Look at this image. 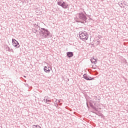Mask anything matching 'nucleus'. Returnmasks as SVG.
Masks as SVG:
<instances>
[{
    "mask_svg": "<svg viewBox=\"0 0 128 128\" xmlns=\"http://www.w3.org/2000/svg\"><path fill=\"white\" fill-rule=\"evenodd\" d=\"M90 62L92 64H94L98 62V60H96V59L94 58V57H92V58H91Z\"/></svg>",
    "mask_w": 128,
    "mask_h": 128,
    "instance_id": "9d476101",
    "label": "nucleus"
},
{
    "mask_svg": "<svg viewBox=\"0 0 128 128\" xmlns=\"http://www.w3.org/2000/svg\"><path fill=\"white\" fill-rule=\"evenodd\" d=\"M32 30L33 32H38V29H36V28H32Z\"/></svg>",
    "mask_w": 128,
    "mask_h": 128,
    "instance_id": "ddd939ff",
    "label": "nucleus"
},
{
    "mask_svg": "<svg viewBox=\"0 0 128 128\" xmlns=\"http://www.w3.org/2000/svg\"><path fill=\"white\" fill-rule=\"evenodd\" d=\"M24 78H26V76H24Z\"/></svg>",
    "mask_w": 128,
    "mask_h": 128,
    "instance_id": "412c9836",
    "label": "nucleus"
},
{
    "mask_svg": "<svg viewBox=\"0 0 128 128\" xmlns=\"http://www.w3.org/2000/svg\"><path fill=\"white\" fill-rule=\"evenodd\" d=\"M121 8H122V6H124V4H122V3H120V4H119Z\"/></svg>",
    "mask_w": 128,
    "mask_h": 128,
    "instance_id": "f3484780",
    "label": "nucleus"
},
{
    "mask_svg": "<svg viewBox=\"0 0 128 128\" xmlns=\"http://www.w3.org/2000/svg\"><path fill=\"white\" fill-rule=\"evenodd\" d=\"M10 52H14V50H12V49H10Z\"/></svg>",
    "mask_w": 128,
    "mask_h": 128,
    "instance_id": "6ab92c4d",
    "label": "nucleus"
},
{
    "mask_svg": "<svg viewBox=\"0 0 128 128\" xmlns=\"http://www.w3.org/2000/svg\"><path fill=\"white\" fill-rule=\"evenodd\" d=\"M24 82H26V80H24Z\"/></svg>",
    "mask_w": 128,
    "mask_h": 128,
    "instance_id": "4be33fe9",
    "label": "nucleus"
},
{
    "mask_svg": "<svg viewBox=\"0 0 128 128\" xmlns=\"http://www.w3.org/2000/svg\"><path fill=\"white\" fill-rule=\"evenodd\" d=\"M66 56L70 58H72L74 56V52H66Z\"/></svg>",
    "mask_w": 128,
    "mask_h": 128,
    "instance_id": "1a4fd4ad",
    "label": "nucleus"
},
{
    "mask_svg": "<svg viewBox=\"0 0 128 128\" xmlns=\"http://www.w3.org/2000/svg\"><path fill=\"white\" fill-rule=\"evenodd\" d=\"M122 4H124V6H126V2H124L122 3Z\"/></svg>",
    "mask_w": 128,
    "mask_h": 128,
    "instance_id": "a211bd4d",
    "label": "nucleus"
},
{
    "mask_svg": "<svg viewBox=\"0 0 128 128\" xmlns=\"http://www.w3.org/2000/svg\"><path fill=\"white\" fill-rule=\"evenodd\" d=\"M32 128H42L40 126H39L38 125H33Z\"/></svg>",
    "mask_w": 128,
    "mask_h": 128,
    "instance_id": "f8f14e48",
    "label": "nucleus"
},
{
    "mask_svg": "<svg viewBox=\"0 0 128 128\" xmlns=\"http://www.w3.org/2000/svg\"><path fill=\"white\" fill-rule=\"evenodd\" d=\"M12 46H14L15 48H18L20 46V43H18V42L14 38L12 39Z\"/></svg>",
    "mask_w": 128,
    "mask_h": 128,
    "instance_id": "423d86ee",
    "label": "nucleus"
},
{
    "mask_svg": "<svg viewBox=\"0 0 128 128\" xmlns=\"http://www.w3.org/2000/svg\"><path fill=\"white\" fill-rule=\"evenodd\" d=\"M79 36L82 40H88V34H87L86 32L84 31L80 34Z\"/></svg>",
    "mask_w": 128,
    "mask_h": 128,
    "instance_id": "20e7f679",
    "label": "nucleus"
},
{
    "mask_svg": "<svg viewBox=\"0 0 128 128\" xmlns=\"http://www.w3.org/2000/svg\"><path fill=\"white\" fill-rule=\"evenodd\" d=\"M24 86L27 88H30V86H28V84H24Z\"/></svg>",
    "mask_w": 128,
    "mask_h": 128,
    "instance_id": "dca6fc26",
    "label": "nucleus"
},
{
    "mask_svg": "<svg viewBox=\"0 0 128 128\" xmlns=\"http://www.w3.org/2000/svg\"><path fill=\"white\" fill-rule=\"evenodd\" d=\"M102 37L101 36H98L97 40V42H98V44H100V40L102 38Z\"/></svg>",
    "mask_w": 128,
    "mask_h": 128,
    "instance_id": "9b49d317",
    "label": "nucleus"
},
{
    "mask_svg": "<svg viewBox=\"0 0 128 128\" xmlns=\"http://www.w3.org/2000/svg\"><path fill=\"white\" fill-rule=\"evenodd\" d=\"M35 28H36V30H38V28H39V30H42V28H40V26L38 24L35 26Z\"/></svg>",
    "mask_w": 128,
    "mask_h": 128,
    "instance_id": "4468645a",
    "label": "nucleus"
},
{
    "mask_svg": "<svg viewBox=\"0 0 128 128\" xmlns=\"http://www.w3.org/2000/svg\"><path fill=\"white\" fill-rule=\"evenodd\" d=\"M123 8H124V6Z\"/></svg>",
    "mask_w": 128,
    "mask_h": 128,
    "instance_id": "b1692460",
    "label": "nucleus"
},
{
    "mask_svg": "<svg viewBox=\"0 0 128 128\" xmlns=\"http://www.w3.org/2000/svg\"><path fill=\"white\" fill-rule=\"evenodd\" d=\"M87 104V106H88V103H87V104Z\"/></svg>",
    "mask_w": 128,
    "mask_h": 128,
    "instance_id": "5701e85b",
    "label": "nucleus"
},
{
    "mask_svg": "<svg viewBox=\"0 0 128 128\" xmlns=\"http://www.w3.org/2000/svg\"><path fill=\"white\" fill-rule=\"evenodd\" d=\"M94 98L92 99V100H90L89 101V104H90V106L93 108L94 110H96V102L98 100H100V96H94Z\"/></svg>",
    "mask_w": 128,
    "mask_h": 128,
    "instance_id": "f257e3e1",
    "label": "nucleus"
},
{
    "mask_svg": "<svg viewBox=\"0 0 128 128\" xmlns=\"http://www.w3.org/2000/svg\"><path fill=\"white\" fill-rule=\"evenodd\" d=\"M78 17L79 18V21H77V22H81V24H84L86 22V20H88V18L86 16L81 12L78 14Z\"/></svg>",
    "mask_w": 128,
    "mask_h": 128,
    "instance_id": "7ed1b4c3",
    "label": "nucleus"
},
{
    "mask_svg": "<svg viewBox=\"0 0 128 128\" xmlns=\"http://www.w3.org/2000/svg\"><path fill=\"white\" fill-rule=\"evenodd\" d=\"M44 70L45 72H46V74H50V70H52V68L48 66H45Z\"/></svg>",
    "mask_w": 128,
    "mask_h": 128,
    "instance_id": "6e6552de",
    "label": "nucleus"
},
{
    "mask_svg": "<svg viewBox=\"0 0 128 128\" xmlns=\"http://www.w3.org/2000/svg\"><path fill=\"white\" fill-rule=\"evenodd\" d=\"M6 50H8V52H10L11 49H10V48L9 46H8V47H6Z\"/></svg>",
    "mask_w": 128,
    "mask_h": 128,
    "instance_id": "2eb2a0df",
    "label": "nucleus"
},
{
    "mask_svg": "<svg viewBox=\"0 0 128 128\" xmlns=\"http://www.w3.org/2000/svg\"><path fill=\"white\" fill-rule=\"evenodd\" d=\"M58 6H62V8H68V4L67 2H66L62 0H60L58 2Z\"/></svg>",
    "mask_w": 128,
    "mask_h": 128,
    "instance_id": "39448f33",
    "label": "nucleus"
},
{
    "mask_svg": "<svg viewBox=\"0 0 128 128\" xmlns=\"http://www.w3.org/2000/svg\"><path fill=\"white\" fill-rule=\"evenodd\" d=\"M39 33L40 34H42V36H43L44 38H47L48 36H50V31L45 28H41V30L40 29H39Z\"/></svg>",
    "mask_w": 128,
    "mask_h": 128,
    "instance_id": "f03ea898",
    "label": "nucleus"
},
{
    "mask_svg": "<svg viewBox=\"0 0 128 128\" xmlns=\"http://www.w3.org/2000/svg\"><path fill=\"white\" fill-rule=\"evenodd\" d=\"M84 78V80H94V78H92V77H88V75L86 74H85L83 75Z\"/></svg>",
    "mask_w": 128,
    "mask_h": 128,
    "instance_id": "0eeeda50",
    "label": "nucleus"
},
{
    "mask_svg": "<svg viewBox=\"0 0 128 128\" xmlns=\"http://www.w3.org/2000/svg\"><path fill=\"white\" fill-rule=\"evenodd\" d=\"M46 102L48 100V99H46ZM48 102H50V100H48Z\"/></svg>",
    "mask_w": 128,
    "mask_h": 128,
    "instance_id": "aec40b11",
    "label": "nucleus"
}]
</instances>
